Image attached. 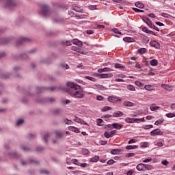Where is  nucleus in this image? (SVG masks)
<instances>
[{
  "instance_id": "79ce46f5",
  "label": "nucleus",
  "mask_w": 175,
  "mask_h": 175,
  "mask_svg": "<svg viewBox=\"0 0 175 175\" xmlns=\"http://www.w3.org/2000/svg\"><path fill=\"white\" fill-rule=\"evenodd\" d=\"M115 77H120V79H124V77H126V75H123V74L116 75Z\"/></svg>"
},
{
  "instance_id": "f704fd0d",
  "label": "nucleus",
  "mask_w": 175,
  "mask_h": 175,
  "mask_svg": "<svg viewBox=\"0 0 175 175\" xmlns=\"http://www.w3.org/2000/svg\"><path fill=\"white\" fill-rule=\"evenodd\" d=\"M159 109H160V107H155L154 105H152L150 107V110H152V111H155V110H159Z\"/></svg>"
},
{
  "instance_id": "393cba45",
  "label": "nucleus",
  "mask_w": 175,
  "mask_h": 175,
  "mask_svg": "<svg viewBox=\"0 0 175 175\" xmlns=\"http://www.w3.org/2000/svg\"><path fill=\"white\" fill-rule=\"evenodd\" d=\"M135 84H136V85H138V87H140V88H144V84L141 81H139L138 80H136L135 81Z\"/></svg>"
},
{
  "instance_id": "1a4fd4ad",
  "label": "nucleus",
  "mask_w": 175,
  "mask_h": 175,
  "mask_svg": "<svg viewBox=\"0 0 175 175\" xmlns=\"http://www.w3.org/2000/svg\"><path fill=\"white\" fill-rule=\"evenodd\" d=\"M73 120L74 121H75V122H77L78 124H81L82 125H87V123H85L84 120L80 119V118H78L77 116H75Z\"/></svg>"
},
{
  "instance_id": "a878e982",
  "label": "nucleus",
  "mask_w": 175,
  "mask_h": 175,
  "mask_svg": "<svg viewBox=\"0 0 175 175\" xmlns=\"http://www.w3.org/2000/svg\"><path fill=\"white\" fill-rule=\"evenodd\" d=\"M135 6H137V8H139L140 10L144 8V3H142V2H135Z\"/></svg>"
},
{
  "instance_id": "c9c22d12",
  "label": "nucleus",
  "mask_w": 175,
  "mask_h": 175,
  "mask_svg": "<svg viewBox=\"0 0 175 175\" xmlns=\"http://www.w3.org/2000/svg\"><path fill=\"white\" fill-rule=\"evenodd\" d=\"M62 44H65L66 46H72V42L70 41H62Z\"/></svg>"
},
{
  "instance_id": "4468645a",
  "label": "nucleus",
  "mask_w": 175,
  "mask_h": 175,
  "mask_svg": "<svg viewBox=\"0 0 175 175\" xmlns=\"http://www.w3.org/2000/svg\"><path fill=\"white\" fill-rule=\"evenodd\" d=\"M121 152H122L121 149H112L111 150V154L113 155L120 154Z\"/></svg>"
},
{
  "instance_id": "aec40b11",
  "label": "nucleus",
  "mask_w": 175,
  "mask_h": 175,
  "mask_svg": "<svg viewBox=\"0 0 175 175\" xmlns=\"http://www.w3.org/2000/svg\"><path fill=\"white\" fill-rule=\"evenodd\" d=\"M137 119H131V118H126V122H129V124H133V122H137Z\"/></svg>"
},
{
  "instance_id": "2eb2a0df",
  "label": "nucleus",
  "mask_w": 175,
  "mask_h": 175,
  "mask_svg": "<svg viewBox=\"0 0 175 175\" xmlns=\"http://www.w3.org/2000/svg\"><path fill=\"white\" fill-rule=\"evenodd\" d=\"M142 31L144 32H146L147 33H152V35H156L155 32L154 31H151V29H148L146 27H144L142 28Z\"/></svg>"
},
{
  "instance_id": "ea45409f",
  "label": "nucleus",
  "mask_w": 175,
  "mask_h": 175,
  "mask_svg": "<svg viewBox=\"0 0 175 175\" xmlns=\"http://www.w3.org/2000/svg\"><path fill=\"white\" fill-rule=\"evenodd\" d=\"M55 133L57 137H61L62 136V133H61V131H55Z\"/></svg>"
},
{
  "instance_id": "603ef678",
  "label": "nucleus",
  "mask_w": 175,
  "mask_h": 175,
  "mask_svg": "<svg viewBox=\"0 0 175 175\" xmlns=\"http://www.w3.org/2000/svg\"><path fill=\"white\" fill-rule=\"evenodd\" d=\"M161 16H163V17H166V18L170 17V14H169L168 13H161Z\"/></svg>"
},
{
  "instance_id": "cd10ccee",
  "label": "nucleus",
  "mask_w": 175,
  "mask_h": 175,
  "mask_svg": "<svg viewBox=\"0 0 175 175\" xmlns=\"http://www.w3.org/2000/svg\"><path fill=\"white\" fill-rule=\"evenodd\" d=\"M138 146H137L136 145L132 146V145H129L128 146H126V149H127V150H131L132 149H137Z\"/></svg>"
},
{
  "instance_id": "864d4df0",
  "label": "nucleus",
  "mask_w": 175,
  "mask_h": 175,
  "mask_svg": "<svg viewBox=\"0 0 175 175\" xmlns=\"http://www.w3.org/2000/svg\"><path fill=\"white\" fill-rule=\"evenodd\" d=\"M114 163H115L114 160H109L107 163L109 165H112L113 164H114Z\"/></svg>"
},
{
  "instance_id": "c756f323",
  "label": "nucleus",
  "mask_w": 175,
  "mask_h": 175,
  "mask_svg": "<svg viewBox=\"0 0 175 175\" xmlns=\"http://www.w3.org/2000/svg\"><path fill=\"white\" fill-rule=\"evenodd\" d=\"M150 64V65H152V66H156L158 65L159 62L157 59H151Z\"/></svg>"
},
{
  "instance_id": "4d7b16f0",
  "label": "nucleus",
  "mask_w": 175,
  "mask_h": 175,
  "mask_svg": "<svg viewBox=\"0 0 175 175\" xmlns=\"http://www.w3.org/2000/svg\"><path fill=\"white\" fill-rule=\"evenodd\" d=\"M61 112V109H55L54 111H53V113L54 114H59V113Z\"/></svg>"
},
{
  "instance_id": "5701e85b",
  "label": "nucleus",
  "mask_w": 175,
  "mask_h": 175,
  "mask_svg": "<svg viewBox=\"0 0 175 175\" xmlns=\"http://www.w3.org/2000/svg\"><path fill=\"white\" fill-rule=\"evenodd\" d=\"M72 10H75V12H79L80 13H83V9H81V8L80 7L73 6Z\"/></svg>"
},
{
  "instance_id": "13d9d810",
  "label": "nucleus",
  "mask_w": 175,
  "mask_h": 175,
  "mask_svg": "<svg viewBox=\"0 0 175 175\" xmlns=\"http://www.w3.org/2000/svg\"><path fill=\"white\" fill-rule=\"evenodd\" d=\"M62 103H64V105H68L70 103V100H62Z\"/></svg>"
},
{
  "instance_id": "f03ea898",
  "label": "nucleus",
  "mask_w": 175,
  "mask_h": 175,
  "mask_svg": "<svg viewBox=\"0 0 175 175\" xmlns=\"http://www.w3.org/2000/svg\"><path fill=\"white\" fill-rule=\"evenodd\" d=\"M113 70L111 68H103L98 69V72L100 73H98V77L100 79H108L109 77H112L113 76V73L109 72V73H101V72H111Z\"/></svg>"
},
{
  "instance_id": "37998d69",
  "label": "nucleus",
  "mask_w": 175,
  "mask_h": 175,
  "mask_svg": "<svg viewBox=\"0 0 175 175\" xmlns=\"http://www.w3.org/2000/svg\"><path fill=\"white\" fill-rule=\"evenodd\" d=\"M64 122L65 124H66L67 125H71L72 124V120H68V119H65L64 120Z\"/></svg>"
},
{
  "instance_id": "774afa93",
  "label": "nucleus",
  "mask_w": 175,
  "mask_h": 175,
  "mask_svg": "<svg viewBox=\"0 0 175 175\" xmlns=\"http://www.w3.org/2000/svg\"><path fill=\"white\" fill-rule=\"evenodd\" d=\"M116 130H112V131H110V134H111V137L112 136V135H115V133H116Z\"/></svg>"
},
{
  "instance_id": "7ed1b4c3",
  "label": "nucleus",
  "mask_w": 175,
  "mask_h": 175,
  "mask_svg": "<svg viewBox=\"0 0 175 175\" xmlns=\"http://www.w3.org/2000/svg\"><path fill=\"white\" fill-rule=\"evenodd\" d=\"M137 171H152L153 170L152 165H149L148 164H138L136 167Z\"/></svg>"
},
{
  "instance_id": "5fc2aeb1",
  "label": "nucleus",
  "mask_w": 175,
  "mask_h": 175,
  "mask_svg": "<svg viewBox=\"0 0 175 175\" xmlns=\"http://www.w3.org/2000/svg\"><path fill=\"white\" fill-rule=\"evenodd\" d=\"M113 32H115L116 33H120V34L122 33V32H120V31H119V29H118V28H113Z\"/></svg>"
},
{
  "instance_id": "69168bd1",
  "label": "nucleus",
  "mask_w": 175,
  "mask_h": 175,
  "mask_svg": "<svg viewBox=\"0 0 175 175\" xmlns=\"http://www.w3.org/2000/svg\"><path fill=\"white\" fill-rule=\"evenodd\" d=\"M110 117H111V115H104L102 118H110Z\"/></svg>"
},
{
  "instance_id": "6e6552de",
  "label": "nucleus",
  "mask_w": 175,
  "mask_h": 175,
  "mask_svg": "<svg viewBox=\"0 0 175 175\" xmlns=\"http://www.w3.org/2000/svg\"><path fill=\"white\" fill-rule=\"evenodd\" d=\"M143 21L150 27V28H153V24L150 20V18H149L148 17H145L144 18H143Z\"/></svg>"
},
{
  "instance_id": "a18cd8bd",
  "label": "nucleus",
  "mask_w": 175,
  "mask_h": 175,
  "mask_svg": "<svg viewBox=\"0 0 175 175\" xmlns=\"http://www.w3.org/2000/svg\"><path fill=\"white\" fill-rule=\"evenodd\" d=\"M23 122H24V120L20 119V120H18L16 122V125H17V126L21 125V124H23Z\"/></svg>"
},
{
  "instance_id": "e433bc0d",
  "label": "nucleus",
  "mask_w": 175,
  "mask_h": 175,
  "mask_svg": "<svg viewBox=\"0 0 175 175\" xmlns=\"http://www.w3.org/2000/svg\"><path fill=\"white\" fill-rule=\"evenodd\" d=\"M142 128L144 129H150V128H153L152 124H144V126H142Z\"/></svg>"
},
{
  "instance_id": "9b49d317",
  "label": "nucleus",
  "mask_w": 175,
  "mask_h": 175,
  "mask_svg": "<svg viewBox=\"0 0 175 175\" xmlns=\"http://www.w3.org/2000/svg\"><path fill=\"white\" fill-rule=\"evenodd\" d=\"M5 4L8 8L16 6V3L13 0H5Z\"/></svg>"
},
{
  "instance_id": "bf43d9fd",
  "label": "nucleus",
  "mask_w": 175,
  "mask_h": 175,
  "mask_svg": "<svg viewBox=\"0 0 175 175\" xmlns=\"http://www.w3.org/2000/svg\"><path fill=\"white\" fill-rule=\"evenodd\" d=\"M135 156V153H128V154H126L127 157H134Z\"/></svg>"
},
{
  "instance_id": "052dcab7",
  "label": "nucleus",
  "mask_w": 175,
  "mask_h": 175,
  "mask_svg": "<svg viewBox=\"0 0 175 175\" xmlns=\"http://www.w3.org/2000/svg\"><path fill=\"white\" fill-rule=\"evenodd\" d=\"M162 164H163V165H167V164H169V163L167 160H163Z\"/></svg>"
},
{
  "instance_id": "0e129e2a",
  "label": "nucleus",
  "mask_w": 175,
  "mask_h": 175,
  "mask_svg": "<svg viewBox=\"0 0 175 175\" xmlns=\"http://www.w3.org/2000/svg\"><path fill=\"white\" fill-rule=\"evenodd\" d=\"M152 160V159H146V160H144L143 163H150Z\"/></svg>"
},
{
  "instance_id": "412c9836",
  "label": "nucleus",
  "mask_w": 175,
  "mask_h": 175,
  "mask_svg": "<svg viewBox=\"0 0 175 175\" xmlns=\"http://www.w3.org/2000/svg\"><path fill=\"white\" fill-rule=\"evenodd\" d=\"M123 40H124V42H128L129 43H130L131 42H134L135 39L130 36H126L125 38H123Z\"/></svg>"
},
{
  "instance_id": "6e6d98bb",
  "label": "nucleus",
  "mask_w": 175,
  "mask_h": 175,
  "mask_svg": "<svg viewBox=\"0 0 175 175\" xmlns=\"http://www.w3.org/2000/svg\"><path fill=\"white\" fill-rule=\"evenodd\" d=\"M115 81H124V79H120V77H115Z\"/></svg>"
},
{
  "instance_id": "dca6fc26",
  "label": "nucleus",
  "mask_w": 175,
  "mask_h": 175,
  "mask_svg": "<svg viewBox=\"0 0 175 175\" xmlns=\"http://www.w3.org/2000/svg\"><path fill=\"white\" fill-rule=\"evenodd\" d=\"M144 88L148 91H152L154 90V85H152V84H146V85H144Z\"/></svg>"
},
{
  "instance_id": "09e8293b",
  "label": "nucleus",
  "mask_w": 175,
  "mask_h": 175,
  "mask_svg": "<svg viewBox=\"0 0 175 175\" xmlns=\"http://www.w3.org/2000/svg\"><path fill=\"white\" fill-rule=\"evenodd\" d=\"M148 146H149V144H148V142H144L141 148H148Z\"/></svg>"
},
{
  "instance_id": "3c124183",
  "label": "nucleus",
  "mask_w": 175,
  "mask_h": 175,
  "mask_svg": "<svg viewBox=\"0 0 175 175\" xmlns=\"http://www.w3.org/2000/svg\"><path fill=\"white\" fill-rule=\"evenodd\" d=\"M166 117H169V118H172V117H175V113H166Z\"/></svg>"
},
{
  "instance_id": "8fccbe9b",
  "label": "nucleus",
  "mask_w": 175,
  "mask_h": 175,
  "mask_svg": "<svg viewBox=\"0 0 175 175\" xmlns=\"http://www.w3.org/2000/svg\"><path fill=\"white\" fill-rule=\"evenodd\" d=\"M103 119H98V120H97V124H98V125H103Z\"/></svg>"
},
{
  "instance_id": "0eeeda50",
  "label": "nucleus",
  "mask_w": 175,
  "mask_h": 175,
  "mask_svg": "<svg viewBox=\"0 0 175 175\" xmlns=\"http://www.w3.org/2000/svg\"><path fill=\"white\" fill-rule=\"evenodd\" d=\"M150 135H152V136H155V135H163V131H161L159 129H155V130H152V131L150 132Z\"/></svg>"
},
{
  "instance_id": "58836bf2",
  "label": "nucleus",
  "mask_w": 175,
  "mask_h": 175,
  "mask_svg": "<svg viewBox=\"0 0 175 175\" xmlns=\"http://www.w3.org/2000/svg\"><path fill=\"white\" fill-rule=\"evenodd\" d=\"M50 135H49V133L45 134L43 137H42V140L43 142H44V143H47V138L49 137Z\"/></svg>"
},
{
  "instance_id": "bb28decb",
  "label": "nucleus",
  "mask_w": 175,
  "mask_h": 175,
  "mask_svg": "<svg viewBox=\"0 0 175 175\" xmlns=\"http://www.w3.org/2000/svg\"><path fill=\"white\" fill-rule=\"evenodd\" d=\"M126 88H128V90H130V91H135L136 90L135 87H134L133 84H128L126 85Z\"/></svg>"
},
{
  "instance_id": "de8ad7c7",
  "label": "nucleus",
  "mask_w": 175,
  "mask_h": 175,
  "mask_svg": "<svg viewBox=\"0 0 175 175\" xmlns=\"http://www.w3.org/2000/svg\"><path fill=\"white\" fill-rule=\"evenodd\" d=\"M113 2H116L117 3H125V1L124 0H112Z\"/></svg>"
},
{
  "instance_id": "680f3d73",
  "label": "nucleus",
  "mask_w": 175,
  "mask_h": 175,
  "mask_svg": "<svg viewBox=\"0 0 175 175\" xmlns=\"http://www.w3.org/2000/svg\"><path fill=\"white\" fill-rule=\"evenodd\" d=\"M134 171L133 170H131L130 171H128V172H126V175H133Z\"/></svg>"
},
{
  "instance_id": "4c0bfd02",
  "label": "nucleus",
  "mask_w": 175,
  "mask_h": 175,
  "mask_svg": "<svg viewBox=\"0 0 175 175\" xmlns=\"http://www.w3.org/2000/svg\"><path fill=\"white\" fill-rule=\"evenodd\" d=\"M89 9L90 10H96L97 9V5H89Z\"/></svg>"
},
{
  "instance_id": "39448f33",
  "label": "nucleus",
  "mask_w": 175,
  "mask_h": 175,
  "mask_svg": "<svg viewBox=\"0 0 175 175\" xmlns=\"http://www.w3.org/2000/svg\"><path fill=\"white\" fill-rule=\"evenodd\" d=\"M109 102H121L122 100V98H120L119 96H109L107 98Z\"/></svg>"
},
{
  "instance_id": "2f4dec72",
  "label": "nucleus",
  "mask_w": 175,
  "mask_h": 175,
  "mask_svg": "<svg viewBox=\"0 0 175 175\" xmlns=\"http://www.w3.org/2000/svg\"><path fill=\"white\" fill-rule=\"evenodd\" d=\"M147 49L145 47H142V49H139L138 50V53H139L140 54H144L145 53H146Z\"/></svg>"
},
{
  "instance_id": "e2e57ef3",
  "label": "nucleus",
  "mask_w": 175,
  "mask_h": 175,
  "mask_svg": "<svg viewBox=\"0 0 175 175\" xmlns=\"http://www.w3.org/2000/svg\"><path fill=\"white\" fill-rule=\"evenodd\" d=\"M136 140L135 139H130V141H129L128 144H135Z\"/></svg>"
},
{
  "instance_id": "f257e3e1",
  "label": "nucleus",
  "mask_w": 175,
  "mask_h": 175,
  "mask_svg": "<svg viewBox=\"0 0 175 175\" xmlns=\"http://www.w3.org/2000/svg\"><path fill=\"white\" fill-rule=\"evenodd\" d=\"M67 87L69 88L67 90V92H68L71 96H74V98H83L84 96L81 87L77 83L70 81L68 82Z\"/></svg>"
},
{
  "instance_id": "6ab92c4d",
  "label": "nucleus",
  "mask_w": 175,
  "mask_h": 175,
  "mask_svg": "<svg viewBox=\"0 0 175 175\" xmlns=\"http://www.w3.org/2000/svg\"><path fill=\"white\" fill-rule=\"evenodd\" d=\"M162 87L165 90H168V91H172L174 88L173 85H170L169 84H162Z\"/></svg>"
},
{
  "instance_id": "4be33fe9",
  "label": "nucleus",
  "mask_w": 175,
  "mask_h": 175,
  "mask_svg": "<svg viewBox=\"0 0 175 175\" xmlns=\"http://www.w3.org/2000/svg\"><path fill=\"white\" fill-rule=\"evenodd\" d=\"M70 131H72V132H75V133H80V130L79 129L75 127V126H70L69 127Z\"/></svg>"
},
{
  "instance_id": "7c9ffc66",
  "label": "nucleus",
  "mask_w": 175,
  "mask_h": 175,
  "mask_svg": "<svg viewBox=\"0 0 175 175\" xmlns=\"http://www.w3.org/2000/svg\"><path fill=\"white\" fill-rule=\"evenodd\" d=\"M165 121V119L163 118H161V119H158L157 122H155L154 125H160V124H162Z\"/></svg>"
},
{
  "instance_id": "a211bd4d",
  "label": "nucleus",
  "mask_w": 175,
  "mask_h": 175,
  "mask_svg": "<svg viewBox=\"0 0 175 175\" xmlns=\"http://www.w3.org/2000/svg\"><path fill=\"white\" fill-rule=\"evenodd\" d=\"M135 103L131 102L130 100H124V102H123L124 106H135Z\"/></svg>"
},
{
  "instance_id": "49530a36",
  "label": "nucleus",
  "mask_w": 175,
  "mask_h": 175,
  "mask_svg": "<svg viewBox=\"0 0 175 175\" xmlns=\"http://www.w3.org/2000/svg\"><path fill=\"white\" fill-rule=\"evenodd\" d=\"M104 136H105V137H111V131L110 133H108V131H105V133H104Z\"/></svg>"
},
{
  "instance_id": "20e7f679",
  "label": "nucleus",
  "mask_w": 175,
  "mask_h": 175,
  "mask_svg": "<svg viewBox=\"0 0 175 175\" xmlns=\"http://www.w3.org/2000/svg\"><path fill=\"white\" fill-rule=\"evenodd\" d=\"M42 9V14L44 17L49 16L50 14V10H49V5H46L44 4L41 5L40 6Z\"/></svg>"
},
{
  "instance_id": "b1692460",
  "label": "nucleus",
  "mask_w": 175,
  "mask_h": 175,
  "mask_svg": "<svg viewBox=\"0 0 175 175\" xmlns=\"http://www.w3.org/2000/svg\"><path fill=\"white\" fill-rule=\"evenodd\" d=\"M99 159H100L99 156H94V157H92V159H90V161L92 163H97Z\"/></svg>"
},
{
  "instance_id": "ddd939ff",
  "label": "nucleus",
  "mask_w": 175,
  "mask_h": 175,
  "mask_svg": "<svg viewBox=\"0 0 175 175\" xmlns=\"http://www.w3.org/2000/svg\"><path fill=\"white\" fill-rule=\"evenodd\" d=\"M73 44H76L79 47H83V42L77 39H75L72 40Z\"/></svg>"
},
{
  "instance_id": "473e14b6",
  "label": "nucleus",
  "mask_w": 175,
  "mask_h": 175,
  "mask_svg": "<svg viewBox=\"0 0 175 175\" xmlns=\"http://www.w3.org/2000/svg\"><path fill=\"white\" fill-rule=\"evenodd\" d=\"M115 68H118L119 69L124 70V66L122 64H115Z\"/></svg>"
},
{
  "instance_id": "338daca9",
  "label": "nucleus",
  "mask_w": 175,
  "mask_h": 175,
  "mask_svg": "<svg viewBox=\"0 0 175 175\" xmlns=\"http://www.w3.org/2000/svg\"><path fill=\"white\" fill-rule=\"evenodd\" d=\"M62 68H66V69H69V66L68 64H62Z\"/></svg>"
},
{
  "instance_id": "72a5a7b5",
  "label": "nucleus",
  "mask_w": 175,
  "mask_h": 175,
  "mask_svg": "<svg viewBox=\"0 0 175 175\" xmlns=\"http://www.w3.org/2000/svg\"><path fill=\"white\" fill-rule=\"evenodd\" d=\"M40 174H44V175L50 174V172H49V171L45 170H40Z\"/></svg>"
},
{
  "instance_id": "f8f14e48",
  "label": "nucleus",
  "mask_w": 175,
  "mask_h": 175,
  "mask_svg": "<svg viewBox=\"0 0 175 175\" xmlns=\"http://www.w3.org/2000/svg\"><path fill=\"white\" fill-rule=\"evenodd\" d=\"M24 42H29V39L27 38H21L20 40L16 42L17 46H20V44H22L24 43Z\"/></svg>"
},
{
  "instance_id": "9d476101",
  "label": "nucleus",
  "mask_w": 175,
  "mask_h": 175,
  "mask_svg": "<svg viewBox=\"0 0 175 175\" xmlns=\"http://www.w3.org/2000/svg\"><path fill=\"white\" fill-rule=\"evenodd\" d=\"M150 44L153 47H156V49H159L160 47V44L157 40H151V42H150Z\"/></svg>"
},
{
  "instance_id": "c03bdc74",
  "label": "nucleus",
  "mask_w": 175,
  "mask_h": 175,
  "mask_svg": "<svg viewBox=\"0 0 175 175\" xmlns=\"http://www.w3.org/2000/svg\"><path fill=\"white\" fill-rule=\"evenodd\" d=\"M96 98L98 100H103L105 99L104 96L102 95H97Z\"/></svg>"
},
{
  "instance_id": "423d86ee",
  "label": "nucleus",
  "mask_w": 175,
  "mask_h": 175,
  "mask_svg": "<svg viewBox=\"0 0 175 175\" xmlns=\"http://www.w3.org/2000/svg\"><path fill=\"white\" fill-rule=\"evenodd\" d=\"M71 50H72V51H76V53H79V54H87V52L79 49L77 46H72Z\"/></svg>"
},
{
  "instance_id": "a19ab883",
  "label": "nucleus",
  "mask_w": 175,
  "mask_h": 175,
  "mask_svg": "<svg viewBox=\"0 0 175 175\" xmlns=\"http://www.w3.org/2000/svg\"><path fill=\"white\" fill-rule=\"evenodd\" d=\"M111 107H104L102 109L101 111H107V110H111Z\"/></svg>"
},
{
  "instance_id": "c85d7f7f",
  "label": "nucleus",
  "mask_w": 175,
  "mask_h": 175,
  "mask_svg": "<svg viewBox=\"0 0 175 175\" xmlns=\"http://www.w3.org/2000/svg\"><path fill=\"white\" fill-rule=\"evenodd\" d=\"M113 128H116V129H121V128H122V124H119V123H113V124H112Z\"/></svg>"
},
{
  "instance_id": "f3484780",
  "label": "nucleus",
  "mask_w": 175,
  "mask_h": 175,
  "mask_svg": "<svg viewBox=\"0 0 175 175\" xmlns=\"http://www.w3.org/2000/svg\"><path fill=\"white\" fill-rule=\"evenodd\" d=\"M122 116H124V113L121 111H116L113 113V117H122Z\"/></svg>"
}]
</instances>
